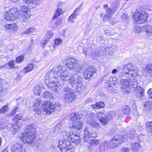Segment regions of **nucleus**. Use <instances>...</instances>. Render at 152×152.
Wrapping results in <instances>:
<instances>
[{"label":"nucleus","instance_id":"f257e3e1","mask_svg":"<svg viewBox=\"0 0 152 152\" xmlns=\"http://www.w3.org/2000/svg\"><path fill=\"white\" fill-rule=\"evenodd\" d=\"M70 76L63 72L61 66L58 65L52 70L48 71L45 77V82L49 84V86L53 88L55 91H58V87L61 86V81H66L69 78Z\"/></svg>","mask_w":152,"mask_h":152},{"label":"nucleus","instance_id":"f03ea898","mask_svg":"<svg viewBox=\"0 0 152 152\" xmlns=\"http://www.w3.org/2000/svg\"><path fill=\"white\" fill-rule=\"evenodd\" d=\"M62 136L64 140L59 142L58 147L61 152H70L73 146L71 144L70 142L76 144L80 142V137L76 134H73L72 132H63Z\"/></svg>","mask_w":152,"mask_h":152},{"label":"nucleus","instance_id":"7ed1b4c3","mask_svg":"<svg viewBox=\"0 0 152 152\" xmlns=\"http://www.w3.org/2000/svg\"><path fill=\"white\" fill-rule=\"evenodd\" d=\"M35 130L33 124L27 125L26 128V132L19 135V137L25 143H31L35 138Z\"/></svg>","mask_w":152,"mask_h":152},{"label":"nucleus","instance_id":"20e7f679","mask_svg":"<svg viewBox=\"0 0 152 152\" xmlns=\"http://www.w3.org/2000/svg\"><path fill=\"white\" fill-rule=\"evenodd\" d=\"M122 71L120 72L118 77L121 78L125 76V74L130 75V76L136 77L138 76L137 69L132 64L129 63L121 66Z\"/></svg>","mask_w":152,"mask_h":152},{"label":"nucleus","instance_id":"39448f33","mask_svg":"<svg viewBox=\"0 0 152 152\" xmlns=\"http://www.w3.org/2000/svg\"><path fill=\"white\" fill-rule=\"evenodd\" d=\"M119 5V3L118 1H114L112 4L110 8L108 7L107 4H105L104 6V8L106 10L107 13L105 14L103 13H102L100 15L101 17H103V20L104 22H106L107 18H109L117 10Z\"/></svg>","mask_w":152,"mask_h":152},{"label":"nucleus","instance_id":"423d86ee","mask_svg":"<svg viewBox=\"0 0 152 152\" xmlns=\"http://www.w3.org/2000/svg\"><path fill=\"white\" fill-rule=\"evenodd\" d=\"M120 80L121 84V89L122 91H128V90H130L132 88H135L137 84V81L133 80L129 78L124 79H121Z\"/></svg>","mask_w":152,"mask_h":152},{"label":"nucleus","instance_id":"0eeeda50","mask_svg":"<svg viewBox=\"0 0 152 152\" xmlns=\"http://www.w3.org/2000/svg\"><path fill=\"white\" fill-rule=\"evenodd\" d=\"M63 99L66 103L69 104L74 102L76 96L74 92L71 89L66 88L63 89Z\"/></svg>","mask_w":152,"mask_h":152},{"label":"nucleus","instance_id":"6e6552de","mask_svg":"<svg viewBox=\"0 0 152 152\" xmlns=\"http://www.w3.org/2000/svg\"><path fill=\"white\" fill-rule=\"evenodd\" d=\"M69 82L72 87L80 90L82 86V78L77 74H71L69 77Z\"/></svg>","mask_w":152,"mask_h":152},{"label":"nucleus","instance_id":"1a4fd4ad","mask_svg":"<svg viewBox=\"0 0 152 152\" xmlns=\"http://www.w3.org/2000/svg\"><path fill=\"white\" fill-rule=\"evenodd\" d=\"M19 15L21 16L23 23H27L30 18L31 14L30 9L26 6H23L19 11Z\"/></svg>","mask_w":152,"mask_h":152},{"label":"nucleus","instance_id":"9d476101","mask_svg":"<svg viewBox=\"0 0 152 152\" xmlns=\"http://www.w3.org/2000/svg\"><path fill=\"white\" fill-rule=\"evenodd\" d=\"M147 14L144 11L141 12L137 11L134 13L133 18L137 23L142 24L145 23L147 18Z\"/></svg>","mask_w":152,"mask_h":152},{"label":"nucleus","instance_id":"9b49d317","mask_svg":"<svg viewBox=\"0 0 152 152\" xmlns=\"http://www.w3.org/2000/svg\"><path fill=\"white\" fill-rule=\"evenodd\" d=\"M19 16L18 10L16 8H12L7 11L4 14V18L7 20H14Z\"/></svg>","mask_w":152,"mask_h":152},{"label":"nucleus","instance_id":"f8f14e48","mask_svg":"<svg viewBox=\"0 0 152 152\" xmlns=\"http://www.w3.org/2000/svg\"><path fill=\"white\" fill-rule=\"evenodd\" d=\"M83 140L84 142H88L91 140V138L95 137H96V134L92 132L91 128L86 127L84 131Z\"/></svg>","mask_w":152,"mask_h":152},{"label":"nucleus","instance_id":"ddd939ff","mask_svg":"<svg viewBox=\"0 0 152 152\" xmlns=\"http://www.w3.org/2000/svg\"><path fill=\"white\" fill-rule=\"evenodd\" d=\"M42 107L44 111L47 114H50L54 111L55 106L53 103L50 102L45 101L42 104Z\"/></svg>","mask_w":152,"mask_h":152},{"label":"nucleus","instance_id":"4468645a","mask_svg":"<svg viewBox=\"0 0 152 152\" xmlns=\"http://www.w3.org/2000/svg\"><path fill=\"white\" fill-rule=\"evenodd\" d=\"M128 134H125L124 136L120 135H115L113 138V141L112 143H114L115 145H118L119 143H121V142H123L127 140L129 137Z\"/></svg>","mask_w":152,"mask_h":152},{"label":"nucleus","instance_id":"2eb2a0df","mask_svg":"<svg viewBox=\"0 0 152 152\" xmlns=\"http://www.w3.org/2000/svg\"><path fill=\"white\" fill-rule=\"evenodd\" d=\"M66 63V67L72 70L78 67L79 64L76 63L75 59L73 58H69L68 59H67Z\"/></svg>","mask_w":152,"mask_h":152},{"label":"nucleus","instance_id":"dca6fc26","mask_svg":"<svg viewBox=\"0 0 152 152\" xmlns=\"http://www.w3.org/2000/svg\"><path fill=\"white\" fill-rule=\"evenodd\" d=\"M129 138L131 140H133L135 139L136 138L139 141H141L144 138V136L143 135H141L137 136V134L136 133V130L134 129H132L129 132Z\"/></svg>","mask_w":152,"mask_h":152},{"label":"nucleus","instance_id":"f3484780","mask_svg":"<svg viewBox=\"0 0 152 152\" xmlns=\"http://www.w3.org/2000/svg\"><path fill=\"white\" fill-rule=\"evenodd\" d=\"M95 73L94 69L91 67L85 69L83 72V76L86 79H90L91 76Z\"/></svg>","mask_w":152,"mask_h":152},{"label":"nucleus","instance_id":"a211bd4d","mask_svg":"<svg viewBox=\"0 0 152 152\" xmlns=\"http://www.w3.org/2000/svg\"><path fill=\"white\" fill-rule=\"evenodd\" d=\"M42 101L39 99H36L34 101L33 109L35 110L36 113L38 115L40 114L41 113L40 108L41 107L40 105L42 104Z\"/></svg>","mask_w":152,"mask_h":152},{"label":"nucleus","instance_id":"6ab92c4d","mask_svg":"<svg viewBox=\"0 0 152 152\" xmlns=\"http://www.w3.org/2000/svg\"><path fill=\"white\" fill-rule=\"evenodd\" d=\"M97 116L101 124L104 125L107 124L108 119L104 113L101 112H98Z\"/></svg>","mask_w":152,"mask_h":152},{"label":"nucleus","instance_id":"aec40b11","mask_svg":"<svg viewBox=\"0 0 152 152\" xmlns=\"http://www.w3.org/2000/svg\"><path fill=\"white\" fill-rule=\"evenodd\" d=\"M11 149L12 152H26L25 148L18 144L13 145Z\"/></svg>","mask_w":152,"mask_h":152},{"label":"nucleus","instance_id":"412c9836","mask_svg":"<svg viewBox=\"0 0 152 152\" xmlns=\"http://www.w3.org/2000/svg\"><path fill=\"white\" fill-rule=\"evenodd\" d=\"M134 93L138 98H141L144 95L143 88L140 86H137L134 89Z\"/></svg>","mask_w":152,"mask_h":152},{"label":"nucleus","instance_id":"4be33fe9","mask_svg":"<svg viewBox=\"0 0 152 152\" xmlns=\"http://www.w3.org/2000/svg\"><path fill=\"white\" fill-rule=\"evenodd\" d=\"M113 141V138L112 140L110 142L108 141H105L104 142H102L99 146L100 148L104 149L107 147L110 146V147L113 148L117 146V145H115L114 143H112Z\"/></svg>","mask_w":152,"mask_h":152},{"label":"nucleus","instance_id":"5701e85b","mask_svg":"<svg viewBox=\"0 0 152 152\" xmlns=\"http://www.w3.org/2000/svg\"><path fill=\"white\" fill-rule=\"evenodd\" d=\"M82 124L81 122L76 121L72 124L70 125L69 127L71 128V129L74 130L75 131L80 130L82 128Z\"/></svg>","mask_w":152,"mask_h":152},{"label":"nucleus","instance_id":"b1692460","mask_svg":"<svg viewBox=\"0 0 152 152\" xmlns=\"http://www.w3.org/2000/svg\"><path fill=\"white\" fill-rule=\"evenodd\" d=\"M15 62L13 60L10 61L7 64L0 66V69H9L10 68H13L15 67Z\"/></svg>","mask_w":152,"mask_h":152},{"label":"nucleus","instance_id":"393cba45","mask_svg":"<svg viewBox=\"0 0 152 152\" xmlns=\"http://www.w3.org/2000/svg\"><path fill=\"white\" fill-rule=\"evenodd\" d=\"M63 126L62 124L59 123L54 128V132L55 133H57L60 132L62 135V132H63Z\"/></svg>","mask_w":152,"mask_h":152},{"label":"nucleus","instance_id":"a878e982","mask_svg":"<svg viewBox=\"0 0 152 152\" xmlns=\"http://www.w3.org/2000/svg\"><path fill=\"white\" fill-rule=\"evenodd\" d=\"M42 0H23L27 4L32 6V5L35 6L38 5L41 2Z\"/></svg>","mask_w":152,"mask_h":152},{"label":"nucleus","instance_id":"bb28decb","mask_svg":"<svg viewBox=\"0 0 152 152\" xmlns=\"http://www.w3.org/2000/svg\"><path fill=\"white\" fill-rule=\"evenodd\" d=\"M81 118V117L80 115L75 113H73L70 116V121H72V123H74L77 121V120Z\"/></svg>","mask_w":152,"mask_h":152},{"label":"nucleus","instance_id":"cd10ccee","mask_svg":"<svg viewBox=\"0 0 152 152\" xmlns=\"http://www.w3.org/2000/svg\"><path fill=\"white\" fill-rule=\"evenodd\" d=\"M44 88L42 86L37 85L35 86L34 89V92L36 95H39L41 92L44 89Z\"/></svg>","mask_w":152,"mask_h":152},{"label":"nucleus","instance_id":"c85d7f7f","mask_svg":"<svg viewBox=\"0 0 152 152\" xmlns=\"http://www.w3.org/2000/svg\"><path fill=\"white\" fill-rule=\"evenodd\" d=\"M5 27L7 30L10 31H11L17 29L18 26L15 23H13L6 25Z\"/></svg>","mask_w":152,"mask_h":152},{"label":"nucleus","instance_id":"c756f323","mask_svg":"<svg viewBox=\"0 0 152 152\" xmlns=\"http://www.w3.org/2000/svg\"><path fill=\"white\" fill-rule=\"evenodd\" d=\"M104 107V104L102 101H100L99 102H96V104L91 105V108L94 109H99L103 108Z\"/></svg>","mask_w":152,"mask_h":152},{"label":"nucleus","instance_id":"7c9ffc66","mask_svg":"<svg viewBox=\"0 0 152 152\" xmlns=\"http://www.w3.org/2000/svg\"><path fill=\"white\" fill-rule=\"evenodd\" d=\"M130 145V148L134 152L137 151L141 147L139 142L132 143Z\"/></svg>","mask_w":152,"mask_h":152},{"label":"nucleus","instance_id":"2f4dec72","mask_svg":"<svg viewBox=\"0 0 152 152\" xmlns=\"http://www.w3.org/2000/svg\"><path fill=\"white\" fill-rule=\"evenodd\" d=\"M34 67V66L33 64H28L26 67H24L23 69L21 70V72L23 73L24 72V74H26L32 70Z\"/></svg>","mask_w":152,"mask_h":152},{"label":"nucleus","instance_id":"473e14b6","mask_svg":"<svg viewBox=\"0 0 152 152\" xmlns=\"http://www.w3.org/2000/svg\"><path fill=\"white\" fill-rule=\"evenodd\" d=\"M143 29L148 36L152 35V26L146 24L143 26Z\"/></svg>","mask_w":152,"mask_h":152},{"label":"nucleus","instance_id":"72a5a7b5","mask_svg":"<svg viewBox=\"0 0 152 152\" xmlns=\"http://www.w3.org/2000/svg\"><path fill=\"white\" fill-rule=\"evenodd\" d=\"M101 51L100 50H94V54L93 53H91L89 54V52H86L85 51H84L83 53L85 55H89L91 56L92 57H95L96 56H99L101 55Z\"/></svg>","mask_w":152,"mask_h":152},{"label":"nucleus","instance_id":"f704fd0d","mask_svg":"<svg viewBox=\"0 0 152 152\" xmlns=\"http://www.w3.org/2000/svg\"><path fill=\"white\" fill-rule=\"evenodd\" d=\"M146 126L148 128L147 134L148 136L152 135V121L147 122Z\"/></svg>","mask_w":152,"mask_h":152},{"label":"nucleus","instance_id":"c9c22d12","mask_svg":"<svg viewBox=\"0 0 152 152\" xmlns=\"http://www.w3.org/2000/svg\"><path fill=\"white\" fill-rule=\"evenodd\" d=\"M143 107L144 110L151 109L152 108V102L151 101H147L143 102Z\"/></svg>","mask_w":152,"mask_h":152},{"label":"nucleus","instance_id":"e433bc0d","mask_svg":"<svg viewBox=\"0 0 152 152\" xmlns=\"http://www.w3.org/2000/svg\"><path fill=\"white\" fill-rule=\"evenodd\" d=\"M35 31V29L34 27H31L30 28H27L24 32L22 33V35L26 34V35L29 34L33 33Z\"/></svg>","mask_w":152,"mask_h":152},{"label":"nucleus","instance_id":"4c0bfd02","mask_svg":"<svg viewBox=\"0 0 152 152\" xmlns=\"http://www.w3.org/2000/svg\"><path fill=\"white\" fill-rule=\"evenodd\" d=\"M123 112L126 115H128L130 113V109L129 107L125 105L122 109Z\"/></svg>","mask_w":152,"mask_h":152},{"label":"nucleus","instance_id":"58836bf2","mask_svg":"<svg viewBox=\"0 0 152 152\" xmlns=\"http://www.w3.org/2000/svg\"><path fill=\"white\" fill-rule=\"evenodd\" d=\"M43 96L45 99H53V95L52 94L48 91L45 92L43 94Z\"/></svg>","mask_w":152,"mask_h":152},{"label":"nucleus","instance_id":"ea45409f","mask_svg":"<svg viewBox=\"0 0 152 152\" xmlns=\"http://www.w3.org/2000/svg\"><path fill=\"white\" fill-rule=\"evenodd\" d=\"M63 13V12L61 9L59 8H58L56 11L55 15L53 17V20L56 18L60 16Z\"/></svg>","mask_w":152,"mask_h":152},{"label":"nucleus","instance_id":"a19ab883","mask_svg":"<svg viewBox=\"0 0 152 152\" xmlns=\"http://www.w3.org/2000/svg\"><path fill=\"white\" fill-rule=\"evenodd\" d=\"M7 124L5 120L1 119L0 121V130H3L6 127Z\"/></svg>","mask_w":152,"mask_h":152},{"label":"nucleus","instance_id":"79ce46f5","mask_svg":"<svg viewBox=\"0 0 152 152\" xmlns=\"http://www.w3.org/2000/svg\"><path fill=\"white\" fill-rule=\"evenodd\" d=\"M89 117L91 121H95L98 118L97 113L96 115L93 113H91L89 114Z\"/></svg>","mask_w":152,"mask_h":152},{"label":"nucleus","instance_id":"37998d69","mask_svg":"<svg viewBox=\"0 0 152 152\" xmlns=\"http://www.w3.org/2000/svg\"><path fill=\"white\" fill-rule=\"evenodd\" d=\"M145 71L148 73H151L152 72V64H149L146 66Z\"/></svg>","mask_w":152,"mask_h":152},{"label":"nucleus","instance_id":"c03bdc74","mask_svg":"<svg viewBox=\"0 0 152 152\" xmlns=\"http://www.w3.org/2000/svg\"><path fill=\"white\" fill-rule=\"evenodd\" d=\"M8 106L7 105H5L0 109V113H5L8 111Z\"/></svg>","mask_w":152,"mask_h":152},{"label":"nucleus","instance_id":"a18cd8bd","mask_svg":"<svg viewBox=\"0 0 152 152\" xmlns=\"http://www.w3.org/2000/svg\"><path fill=\"white\" fill-rule=\"evenodd\" d=\"M24 58V56L23 55L18 56L16 58V61L17 63H20L21 62Z\"/></svg>","mask_w":152,"mask_h":152},{"label":"nucleus","instance_id":"49530a36","mask_svg":"<svg viewBox=\"0 0 152 152\" xmlns=\"http://www.w3.org/2000/svg\"><path fill=\"white\" fill-rule=\"evenodd\" d=\"M91 144L93 145H98L99 142V140L96 139H91Z\"/></svg>","mask_w":152,"mask_h":152},{"label":"nucleus","instance_id":"de8ad7c7","mask_svg":"<svg viewBox=\"0 0 152 152\" xmlns=\"http://www.w3.org/2000/svg\"><path fill=\"white\" fill-rule=\"evenodd\" d=\"M20 127V126H18L17 124V123H16L15 124H14L13 128V131H14V134H16L17 131L19 130Z\"/></svg>","mask_w":152,"mask_h":152},{"label":"nucleus","instance_id":"09e8293b","mask_svg":"<svg viewBox=\"0 0 152 152\" xmlns=\"http://www.w3.org/2000/svg\"><path fill=\"white\" fill-rule=\"evenodd\" d=\"M77 14L76 13H75L74 12H73V13L69 17L68 19V20L69 21H70L71 20L77 17Z\"/></svg>","mask_w":152,"mask_h":152},{"label":"nucleus","instance_id":"8fccbe9b","mask_svg":"<svg viewBox=\"0 0 152 152\" xmlns=\"http://www.w3.org/2000/svg\"><path fill=\"white\" fill-rule=\"evenodd\" d=\"M18 110L19 109L18 107H15V108L12 111L11 113L8 114V116L10 117L12 116L13 115H14L18 111Z\"/></svg>","mask_w":152,"mask_h":152},{"label":"nucleus","instance_id":"3c124183","mask_svg":"<svg viewBox=\"0 0 152 152\" xmlns=\"http://www.w3.org/2000/svg\"><path fill=\"white\" fill-rule=\"evenodd\" d=\"M53 35V34L50 31H48L47 32V35L45 36L46 37L47 39H49L52 37Z\"/></svg>","mask_w":152,"mask_h":152},{"label":"nucleus","instance_id":"603ef678","mask_svg":"<svg viewBox=\"0 0 152 152\" xmlns=\"http://www.w3.org/2000/svg\"><path fill=\"white\" fill-rule=\"evenodd\" d=\"M111 16L109 18H107V19L108 20H109V23L113 25L116 23V21L113 18H111Z\"/></svg>","mask_w":152,"mask_h":152},{"label":"nucleus","instance_id":"864d4df0","mask_svg":"<svg viewBox=\"0 0 152 152\" xmlns=\"http://www.w3.org/2000/svg\"><path fill=\"white\" fill-rule=\"evenodd\" d=\"M62 41V40L59 38L56 39L54 42V43L56 45H59L61 44Z\"/></svg>","mask_w":152,"mask_h":152},{"label":"nucleus","instance_id":"5fc2aeb1","mask_svg":"<svg viewBox=\"0 0 152 152\" xmlns=\"http://www.w3.org/2000/svg\"><path fill=\"white\" fill-rule=\"evenodd\" d=\"M107 115L108 117H109L110 119H111L115 116V114L113 112H112L109 113Z\"/></svg>","mask_w":152,"mask_h":152},{"label":"nucleus","instance_id":"6e6d98bb","mask_svg":"<svg viewBox=\"0 0 152 152\" xmlns=\"http://www.w3.org/2000/svg\"><path fill=\"white\" fill-rule=\"evenodd\" d=\"M14 124H10L7 126V129L10 130L11 131H12L13 128Z\"/></svg>","mask_w":152,"mask_h":152},{"label":"nucleus","instance_id":"4d7b16f0","mask_svg":"<svg viewBox=\"0 0 152 152\" xmlns=\"http://www.w3.org/2000/svg\"><path fill=\"white\" fill-rule=\"evenodd\" d=\"M14 118H15V119L17 120H20L21 119V118H22V117L21 115L20 114L18 115H16V116L13 117V119H14Z\"/></svg>","mask_w":152,"mask_h":152},{"label":"nucleus","instance_id":"13d9d810","mask_svg":"<svg viewBox=\"0 0 152 152\" xmlns=\"http://www.w3.org/2000/svg\"><path fill=\"white\" fill-rule=\"evenodd\" d=\"M141 30V28L139 26H137L135 27L134 31L136 32L140 33Z\"/></svg>","mask_w":152,"mask_h":152},{"label":"nucleus","instance_id":"bf43d9fd","mask_svg":"<svg viewBox=\"0 0 152 152\" xmlns=\"http://www.w3.org/2000/svg\"><path fill=\"white\" fill-rule=\"evenodd\" d=\"M82 7V5L79 6L74 11V12L77 14V13L79 12L80 10L81 7Z\"/></svg>","mask_w":152,"mask_h":152},{"label":"nucleus","instance_id":"052dcab7","mask_svg":"<svg viewBox=\"0 0 152 152\" xmlns=\"http://www.w3.org/2000/svg\"><path fill=\"white\" fill-rule=\"evenodd\" d=\"M129 151V149L126 147H124L121 149V152H128Z\"/></svg>","mask_w":152,"mask_h":152},{"label":"nucleus","instance_id":"680f3d73","mask_svg":"<svg viewBox=\"0 0 152 152\" xmlns=\"http://www.w3.org/2000/svg\"><path fill=\"white\" fill-rule=\"evenodd\" d=\"M62 22V20L60 18L58 19L56 21V24L57 26L60 25Z\"/></svg>","mask_w":152,"mask_h":152},{"label":"nucleus","instance_id":"e2e57ef3","mask_svg":"<svg viewBox=\"0 0 152 152\" xmlns=\"http://www.w3.org/2000/svg\"><path fill=\"white\" fill-rule=\"evenodd\" d=\"M91 125L94 127H96L98 126L99 124L96 122H93L91 123Z\"/></svg>","mask_w":152,"mask_h":152},{"label":"nucleus","instance_id":"0e129e2a","mask_svg":"<svg viewBox=\"0 0 152 152\" xmlns=\"http://www.w3.org/2000/svg\"><path fill=\"white\" fill-rule=\"evenodd\" d=\"M148 94H149V97L150 98H152V89H149L148 91Z\"/></svg>","mask_w":152,"mask_h":152},{"label":"nucleus","instance_id":"69168bd1","mask_svg":"<svg viewBox=\"0 0 152 152\" xmlns=\"http://www.w3.org/2000/svg\"><path fill=\"white\" fill-rule=\"evenodd\" d=\"M122 17L123 19H125L126 20H127L128 18L127 15L125 13H124V15L122 16Z\"/></svg>","mask_w":152,"mask_h":152},{"label":"nucleus","instance_id":"338daca9","mask_svg":"<svg viewBox=\"0 0 152 152\" xmlns=\"http://www.w3.org/2000/svg\"><path fill=\"white\" fill-rule=\"evenodd\" d=\"M142 129V127L141 125H139L138 126V129L139 131H141Z\"/></svg>","mask_w":152,"mask_h":152},{"label":"nucleus","instance_id":"774afa93","mask_svg":"<svg viewBox=\"0 0 152 152\" xmlns=\"http://www.w3.org/2000/svg\"><path fill=\"white\" fill-rule=\"evenodd\" d=\"M3 89L2 86L0 83V93L1 92Z\"/></svg>","mask_w":152,"mask_h":152}]
</instances>
